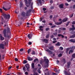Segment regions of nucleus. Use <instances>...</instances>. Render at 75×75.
Segmentation results:
<instances>
[{
  "label": "nucleus",
  "mask_w": 75,
  "mask_h": 75,
  "mask_svg": "<svg viewBox=\"0 0 75 75\" xmlns=\"http://www.w3.org/2000/svg\"><path fill=\"white\" fill-rule=\"evenodd\" d=\"M59 30H63V31H64V30H66V28H59Z\"/></svg>",
  "instance_id": "aec40b11"
},
{
  "label": "nucleus",
  "mask_w": 75,
  "mask_h": 75,
  "mask_svg": "<svg viewBox=\"0 0 75 75\" xmlns=\"http://www.w3.org/2000/svg\"><path fill=\"white\" fill-rule=\"evenodd\" d=\"M69 42H73L74 43L75 42V40L74 39H71L69 40Z\"/></svg>",
  "instance_id": "9d476101"
},
{
  "label": "nucleus",
  "mask_w": 75,
  "mask_h": 75,
  "mask_svg": "<svg viewBox=\"0 0 75 75\" xmlns=\"http://www.w3.org/2000/svg\"><path fill=\"white\" fill-rule=\"evenodd\" d=\"M49 49L50 50H54V47L53 46H51L48 47Z\"/></svg>",
  "instance_id": "2eb2a0df"
},
{
  "label": "nucleus",
  "mask_w": 75,
  "mask_h": 75,
  "mask_svg": "<svg viewBox=\"0 0 75 75\" xmlns=\"http://www.w3.org/2000/svg\"><path fill=\"white\" fill-rule=\"evenodd\" d=\"M2 8L3 9H4V10H5V11H7V9H6V8H4V6L2 7Z\"/></svg>",
  "instance_id": "a19ab883"
},
{
  "label": "nucleus",
  "mask_w": 75,
  "mask_h": 75,
  "mask_svg": "<svg viewBox=\"0 0 75 75\" xmlns=\"http://www.w3.org/2000/svg\"><path fill=\"white\" fill-rule=\"evenodd\" d=\"M56 46H60V43L59 42H57V43L56 44Z\"/></svg>",
  "instance_id": "c756f323"
},
{
  "label": "nucleus",
  "mask_w": 75,
  "mask_h": 75,
  "mask_svg": "<svg viewBox=\"0 0 75 75\" xmlns=\"http://www.w3.org/2000/svg\"><path fill=\"white\" fill-rule=\"evenodd\" d=\"M62 23V22L61 21L60 22H57L56 24V25H61Z\"/></svg>",
  "instance_id": "a211bd4d"
},
{
  "label": "nucleus",
  "mask_w": 75,
  "mask_h": 75,
  "mask_svg": "<svg viewBox=\"0 0 75 75\" xmlns=\"http://www.w3.org/2000/svg\"><path fill=\"white\" fill-rule=\"evenodd\" d=\"M70 48L71 50H72L73 49H74L75 47V46H73L71 47H70Z\"/></svg>",
  "instance_id": "72a5a7b5"
},
{
  "label": "nucleus",
  "mask_w": 75,
  "mask_h": 75,
  "mask_svg": "<svg viewBox=\"0 0 75 75\" xmlns=\"http://www.w3.org/2000/svg\"><path fill=\"white\" fill-rule=\"evenodd\" d=\"M3 16L4 18L6 20H8L10 18V15L9 14H4Z\"/></svg>",
  "instance_id": "7ed1b4c3"
},
{
  "label": "nucleus",
  "mask_w": 75,
  "mask_h": 75,
  "mask_svg": "<svg viewBox=\"0 0 75 75\" xmlns=\"http://www.w3.org/2000/svg\"><path fill=\"white\" fill-rule=\"evenodd\" d=\"M31 67L32 68H33V69H34V68H35V66H34V63H33L32 64Z\"/></svg>",
  "instance_id": "f3484780"
},
{
  "label": "nucleus",
  "mask_w": 75,
  "mask_h": 75,
  "mask_svg": "<svg viewBox=\"0 0 75 75\" xmlns=\"http://www.w3.org/2000/svg\"><path fill=\"white\" fill-rule=\"evenodd\" d=\"M47 10V8H43V11H45V10Z\"/></svg>",
  "instance_id": "0e129e2a"
},
{
  "label": "nucleus",
  "mask_w": 75,
  "mask_h": 75,
  "mask_svg": "<svg viewBox=\"0 0 75 75\" xmlns=\"http://www.w3.org/2000/svg\"><path fill=\"white\" fill-rule=\"evenodd\" d=\"M32 37H33V34H29L28 35V37L29 39H31Z\"/></svg>",
  "instance_id": "0eeeda50"
},
{
  "label": "nucleus",
  "mask_w": 75,
  "mask_h": 75,
  "mask_svg": "<svg viewBox=\"0 0 75 75\" xmlns=\"http://www.w3.org/2000/svg\"><path fill=\"white\" fill-rule=\"evenodd\" d=\"M33 75H38V74L37 72H35V71H34V74Z\"/></svg>",
  "instance_id": "49530a36"
},
{
  "label": "nucleus",
  "mask_w": 75,
  "mask_h": 75,
  "mask_svg": "<svg viewBox=\"0 0 75 75\" xmlns=\"http://www.w3.org/2000/svg\"><path fill=\"white\" fill-rule=\"evenodd\" d=\"M63 49H64V48H63L62 47H60L59 50H61V51H62V50H63Z\"/></svg>",
  "instance_id": "37998d69"
},
{
  "label": "nucleus",
  "mask_w": 75,
  "mask_h": 75,
  "mask_svg": "<svg viewBox=\"0 0 75 75\" xmlns=\"http://www.w3.org/2000/svg\"><path fill=\"white\" fill-rule=\"evenodd\" d=\"M74 25H72V28H70V30H75V27H74Z\"/></svg>",
  "instance_id": "ddd939ff"
},
{
  "label": "nucleus",
  "mask_w": 75,
  "mask_h": 75,
  "mask_svg": "<svg viewBox=\"0 0 75 75\" xmlns=\"http://www.w3.org/2000/svg\"><path fill=\"white\" fill-rule=\"evenodd\" d=\"M71 23H72V24H75V21H73Z\"/></svg>",
  "instance_id": "338daca9"
},
{
  "label": "nucleus",
  "mask_w": 75,
  "mask_h": 75,
  "mask_svg": "<svg viewBox=\"0 0 75 75\" xmlns=\"http://www.w3.org/2000/svg\"><path fill=\"white\" fill-rule=\"evenodd\" d=\"M28 13H29L28 12H27L26 13V16H30V14Z\"/></svg>",
  "instance_id": "c03bdc74"
},
{
  "label": "nucleus",
  "mask_w": 75,
  "mask_h": 75,
  "mask_svg": "<svg viewBox=\"0 0 75 75\" xmlns=\"http://www.w3.org/2000/svg\"><path fill=\"white\" fill-rule=\"evenodd\" d=\"M27 63V61L26 60H25L23 62V64H26V63Z\"/></svg>",
  "instance_id": "f704fd0d"
},
{
  "label": "nucleus",
  "mask_w": 75,
  "mask_h": 75,
  "mask_svg": "<svg viewBox=\"0 0 75 75\" xmlns=\"http://www.w3.org/2000/svg\"><path fill=\"white\" fill-rule=\"evenodd\" d=\"M56 27V25H54V26H51V28H55Z\"/></svg>",
  "instance_id": "e2e57ef3"
},
{
  "label": "nucleus",
  "mask_w": 75,
  "mask_h": 75,
  "mask_svg": "<svg viewBox=\"0 0 75 75\" xmlns=\"http://www.w3.org/2000/svg\"><path fill=\"white\" fill-rule=\"evenodd\" d=\"M31 3V0H28V3L29 5H30V4Z\"/></svg>",
  "instance_id": "2f4dec72"
},
{
  "label": "nucleus",
  "mask_w": 75,
  "mask_h": 75,
  "mask_svg": "<svg viewBox=\"0 0 75 75\" xmlns=\"http://www.w3.org/2000/svg\"><path fill=\"white\" fill-rule=\"evenodd\" d=\"M38 1H39V3L40 4H42V2H41V0H38Z\"/></svg>",
  "instance_id": "6e6d98bb"
},
{
  "label": "nucleus",
  "mask_w": 75,
  "mask_h": 75,
  "mask_svg": "<svg viewBox=\"0 0 75 75\" xmlns=\"http://www.w3.org/2000/svg\"><path fill=\"white\" fill-rule=\"evenodd\" d=\"M8 33L10 34V28H7V30L5 28L4 29L3 31V34L4 35V37H6V38H10V35H8Z\"/></svg>",
  "instance_id": "f257e3e1"
},
{
  "label": "nucleus",
  "mask_w": 75,
  "mask_h": 75,
  "mask_svg": "<svg viewBox=\"0 0 75 75\" xmlns=\"http://www.w3.org/2000/svg\"><path fill=\"white\" fill-rule=\"evenodd\" d=\"M75 34H74V35H73L70 36V38H75Z\"/></svg>",
  "instance_id": "412c9836"
},
{
  "label": "nucleus",
  "mask_w": 75,
  "mask_h": 75,
  "mask_svg": "<svg viewBox=\"0 0 75 75\" xmlns=\"http://www.w3.org/2000/svg\"><path fill=\"white\" fill-rule=\"evenodd\" d=\"M52 17H53L52 15H50V19H52Z\"/></svg>",
  "instance_id": "774afa93"
},
{
  "label": "nucleus",
  "mask_w": 75,
  "mask_h": 75,
  "mask_svg": "<svg viewBox=\"0 0 75 75\" xmlns=\"http://www.w3.org/2000/svg\"><path fill=\"white\" fill-rule=\"evenodd\" d=\"M4 46V45L3 44L1 43L0 44V47H2Z\"/></svg>",
  "instance_id": "cd10ccee"
},
{
  "label": "nucleus",
  "mask_w": 75,
  "mask_h": 75,
  "mask_svg": "<svg viewBox=\"0 0 75 75\" xmlns=\"http://www.w3.org/2000/svg\"><path fill=\"white\" fill-rule=\"evenodd\" d=\"M70 48H67L66 49L67 51V52L68 51H69V50H70Z\"/></svg>",
  "instance_id": "680f3d73"
},
{
  "label": "nucleus",
  "mask_w": 75,
  "mask_h": 75,
  "mask_svg": "<svg viewBox=\"0 0 75 75\" xmlns=\"http://www.w3.org/2000/svg\"><path fill=\"white\" fill-rule=\"evenodd\" d=\"M21 16H22L23 17H25V12H22L21 13Z\"/></svg>",
  "instance_id": "6e6552de"
},
{
  "label": "nucleus",
  "mask_w": 75,
  "mask_h": 75,
  "mask_svg": "<svg viewBox=\"0 0 75 75\" xmlns=\"http://www.w3.org/2000/svg\"><path fill=\"white\" fill-rule=\"evenodd\" d=\"M50 37V34H47L46 36V38L47 39L49 38Z\"/></svg>",
  "instance_id": "c85d7f7f"
},
{
  "label": "nucleus",
  "mask_w": 75,
  "mask_h": 75,
  "mask_svg": "<svg viewBox=\"0 0 75 75\" xmlns=\"http://www.w3.org/2000/svg\"><path fill=\"white\" fill-rule=\"evenodd\" d=\"M33 62H38V59L37 58L34 59Z\"/></svg>",
  "instance_id": "5701e85b"
},
{
  "label": "nucleus",
  "mask_w": 75,
  "mask_h": 75,
  "mask_svg": "<svg viewBox=\"0 0 75 75\" xmlns=\"http://www.w3.org/2000/svg\"><path fill=\"white\" fill-rule=\"evenodd\" d=\"M1 19L2 22H4V23L6 22V20H4V18H3V17L1 16Z\"/></svg>",
  "instance_id": "1a4fd4ad"
},
{
  "label": "nucleus",
  "mask_w": 75,
  "mask_h": 75,
  "mask_svg": "<svg viewBox=\"0 0 75 75\" xmlns=\"http://www.w3.org/2000/svg\"><path fill=\"white\" fill-rule=\"evenodd\" d=\"M53 34L54 35H57V32H54L53 33Z\"/></svg>",
  "instance_id": "79ce46f5"
},
{
  "label": "nucleus",
  "mask_w": 75,
  "mask_h": 75,
  "mask_svg": "<svg viewBox=\"0 0 75 75\" xmlns=\"http://www.w3.org/2000/svg\"><path fill=\"white\" fill-rule=\"evenodd\" d=\"M63 61L64 62V64H65V63L66 62V60L65 59H63Z\"/></svg>",
  "instance_id": "ea45409f"
},
{
  "label": "nucleus",
  "mask_w": 75,
  "mask_h": 75,
  "mask_svg": "<svg viewBox=\"0 0 75 75\" xmlns=\"http://www.w3.org/2000/svg\"><path fill=\"white\" fill-rule=\"evenodd\" d=\"M37 71L39 74H41V71H40V69H38L37 70Z\"/></svg>",
  "instance_id": "8fccbe9b"
},
{
  "label": "nucleus",
  "mask_w": 75,
  "mask_h": 75,
  "mask_svg": "<svg viewBox=\"0 0 75 75\" xmlns=\"http://www.w3.org/2000/svg\"><path fill=\"white\" fill-rule=\"evenodd\" d=\"M70 23V21L67 22V23L66 24V26H68V25H69V24Z\"/></svg>",
  "instance_id": "5fc2aeb1"
},
{
  "label": "nucleus",
  "mask_w": 75,
  "mask_h": 75,
  "mask_svg": "<svg viewBox=\"0 0 75 75\" xmlns=\"http://www.w3.org/2000/svg\"><path fill=\"white\" fill-rule=\"evenodd\" d=\"M54 71H55V72H56V73L58 72V70H57V69H54Z\"/></svg>",
  "instance_id": "09e8293b"
},
{
  "label": "nucleus",
  "mask_w": 75,
  "mask_h": 75,
  "mask_svg": "<svg viewBox=\"0 0 75 75\" xmlns=\"http://www.w3.org/2000/svg\"><path fill=\"white\" fill-rule=\"evenodd\" d=\"M72 54L73 53V50H69V54Z\"/></svg>",
  "instance_id": "4be33fe9"
},
{
  "label": "nucleus",
  "mask_w": 75,
  "mask_h": 75,
  "mask_svg": "<svg viewBox=\"0 0 75 75\" xmlns=\"http://www.w3.org/2000/svg\"><path fill=\"white\" fill-rule=\"evenodd\" d=\"M32 11V9H30L27 11V13H30Z\"/></svg>",
  "instance_id": "393cba45"
},
{
  "label": "nucleus",
  "mask_w": 75,
  "mask_h": 75,
  "mask_svg": "<svg viewBox=\"0 0 75 75\" xmlns=\"http://www.w3.org/2000/svg\"><path fill=\"white\" fill-rule=\"evenodd\" d=\"M39 28L40 30H41V31H43V29H42V28H43V26H40L39 27Z\"/></svg>",
  "instance_id": "6ab92c4d"
},
{
  "label": "nucleus",
  "mask_w": 75,
  "mask_h": 75,
  "mask_svg": "<svg viewBox=\"0 0 75 75\" xmlns=\"http://www.w3.org/2000/svg\"><path fill=\"white\" fill-rule=\"evenodd\" d=\"M45 73V75H50V73L49 72H48L47 73Z\"/></svg>",
  "instance_id": "58836bf2"
},
{
  "label": "nucleus",
  "mask_w": 75,
  "mask_h": 75,
  "mask_svg": "<svg viewBox=\"0 0 75 75\" xmlns=\"http://www.w3.org/2000/svg\"><path fill=\"white\" fill-rule=\"evenodd\" d=\"M32 55H35V51H33V52L32 53Z\"/></svg>",
  "instance_id": "4c0bfd02"
},
{
  "label": "nucleus",
  "mask_w": 75,
  "mask_h": 75,
  "mask_svg": "<svg viewBox=\"0 0 75 75\" xmlns=\"http://www.w3.org/2000/svg\"><path fill=\"white\" fill-rule=\"evenodd\" d=\"M45 50V51H47V52H49V54H51V55L53 54V52L51 51L50 50H49V49Z\"/></svg>",
  "instance_id": "39448f33"
},
{
  "label": "nucleus",
  "mask_w": 75,
  "mask_h": 75,
  "mask_svg": "<svg viewBox=\"0 0 75 75\" xmlns=\"http://www.w3.org/2000/svg\"><path fill=\"white\" fill-rule=\"evenodd\" d=\"M25 67L27 69V70L28 71H30L29 68H30V65L28 64H27L25 65Z\"/></svg>",
  "instance_id": "20e7f679"
},
{
  "label": "nucleus",
  "mask_w": 75,
  "mask_h": 75,
  "mask_svg": "<svg viewBox=\"0 0 75 75\" xmlns=\"http://www.w3.org/2000/svg\"><path fill=\"white\" fill-rule=\"evenodd\" d=\"M15 61L17 62V61H18V59H17V58H16L15 59Z\"/></svg>",
  "instance_id": "052dcab7"
},
{
  "label": "nucleus",
  "mask_w": 75,
  "mask_h": 75,
  "mask_svg": "<svg viewBox=\"0 0 75 75\" xmlns=\"http://www.w3.org/2000/svg\"><path fill=\"white\" fill-rule=\"evenodd\" d=\"M31 51V49L30 48L29 49L28 51V54H30V52Z\"/></svg>",
  "instance_id": "b1692460"
},
{
  "label": "nucleus",
  "mask_w": 75,
  "mask_h": 75,
  "mask_svg": "<svg viewBox=\"0 0 75 75\" xmlns=\"http://www.w3.org/2000/svg\"><path fill=\"white\" fill-rule=\"evenodd\" d=\"M2 49V50H4V46H3L2 47H0V49Z\"/></svg>",
  "instance_id": "de8ad7c7"
},
{
  "label": "nucleus",
  "mask_w": 75,
  "mask_h": 75,
  "mask_svg": "<svg viewBox=\"0 0 75 75\" xmlns=\"http://www.w3.org/2000/svg\"><path fill=\"white\" fill-rule=\"evenodd\" d=\"M28 61H33V59L30 57H28Z\"/></svg>",
  "instance_id": "dca6fc26"
},
{
  "label": "nucleus",
  "mask_w": 75,
  "mask_h": 75,
  "mask_svg": "<svg viewBox=\"0 0 75 75\" xmlns=\"http://www.w3.org/2000/svg\"><path fill=\"white\" fill-rule=\"evenodd\" d=\"M62 54L60 53L59 55H58V57H62Z\"/></svg>",
  "instance_id": "473e14b6"
},
{
  "label": "nucleus",
  "mask_w": 75,
  "mask_h": 75,
  "mask_svg": "<svg viewBox=\"0 0 75 75\" xmlns=\"http://www.w3.org/2000/svg\"><path fill=\"white\" fill-rule=\"evenodd\" d=\"M26 69V68H25V66H23V71H25V70Z\"/></svg>",
  "instance_id": "3c124183"
},
{
  "label": "nucleus",
  "mask_w": 75,
  "mask_h": 75,
  "mask_svg": "<svg viewBox=\"0 0 75 75\" xmlns=\"http://www.w3.org/2000/svg\"><path fill=\"white\" fill-rule=\"evenodd\" d=\"M0 40L1 41H3V40H4V38L3 37V36H2L1 34H0Z\"/></svg>",
  "instance_id": "9b49d317"
},
{
  "label": "nucleus",
  "mask_w": 75,
  "mask_h": 75,
  "mask_svg": "<svg viewBox=\"0 0 75 75\" xmlns=\"http://www.w3.org/2000/svg\"><path fill=\"white\" fill-rule=\"evenodd\" d=\"M61 30H58L57 33L59 34V33H61Z\"/></svg>",
  "instance_id": "4d7b16f0"
},
{
  "label": "nucleus",
  "mask_w": 75,
  "mask_h": 75,
  "mask_svg": "<svg viewBox=\"0 0 75 75\" xmlns=\"http://www.w3.org/2000/svg\"><path fill=\"white\" fill-rule=\"evenodd\" d=\"M72 57L73 58H75V53H74L72 55Z\"/></svg>",
  "instance_id": "7c9ffc66"
},
{
  "label": "nucleus",
  "mask_w": 75,
  "mask_h": 75,
  "mask_svg": "<svg viewBox=\"0 0 75 75\" xmlns=\"http://www.w3.org/2000/svg\"><path fill=\"white\" fill-rule=\"evenodd\" d=\"M44 61L45 62V64H44V67L47 68L48 67V63H49V60L47 59H44Z\"/></svg>",
  "instance_id": "f03ea898"
},
{
  "label": "nucleus",
  "mask_w": 75,
  "mask_h": 75,
  "mask_svg": "<svg viewBox=\"0 0 75 75\" xmlns=\"http://www.w3.org/2000/svg\"><path fill=\"white\" fill-rule=\"evenodd\" d=\"M43 42H45V43H48V40L47 39H44L42 40Z\"/></svg>",
  "instance_id": "f8f14e48"
},
{
  "label": "nucleus",
  "mask_w": 75,
  "mask_h": 75,
  "mask_svg": "<svg viewBox=\"0 0 75 75\" xmlns=\"http://www.w3.org/2000/svg\"><path fill=\"white\" fill-rule=\"evenodd\" d=\"M28 44L29 45H31V44H32V42H28Z\"/></svg>",
  "instance_id": "69168bd1"
},
{
  "label": "nucleus",
  "mask_w": 75,
  "mask_h": 75,
  "mask_svg": "<svg viewBox=\"0 0 75 75\" xmlns=\"http://www.w3.org/2000/svg\"><path fill=\"white\" fill-rule=\"evenodd\" d=\"M50 4H52L53 3V1L52 0H51L50 1Z\"/></svg>",
  "instance_id": "a18cd8bd"
},
{
  "label": "nucleus",
  "mask_w": 75,
  "mask_h": 75,
  "mask_svg": "<svg viewBox=\"0 0 75 75\" xmlns=\"http://www.w3.org/2000/svg\"><path fill=\"white\" fill-rule=\"evenodd\" d=\"M23 4L22 2L20 3V7H21L23 6Z\"/></svg>",
  "instance_id": "c9c22d12"
},
{
  "label": "nucleus",
  "mask_w": 75,
  "mask_h": 75,
  "mask_svg": "<svg viewBox=\"0 0 75 75\" xmlns=\"http://www.w3.org/2000/svg\"><path fill=\"white\" fill-rule=\"evenodd\" d=\"M67 68H69L70 67V65L71 64V62L69 61L67 63Z\"/></svg>",
  "instance_id": "423d86ee"
},
{
  "label": "nucleus",
  "mask_w": 75,
  "mask_h": 75,
  "mask_svg": "<svg viewBox=\"0 0 75 75\" xmlns=\"http://www.w3.org/2000/svg\"><path fill=\"white\" fill-rule=\"evenodd\" d=\"M24 1L26 4H28V1H27V0H24Z\"/></svg>",
  "instance_id": "e433bc0d"
},
{
  "label": "nucleus",
  "mask_w": 75,
  "mask_h": 75,
  "mask_svg": "<svg viewBox=\"0 0 75 75\" xmlns=\"http://www.w3.org/2000/svg\"><path fill=\"white\" fill-rule=\"evenodd\" d=\"M61 22H63V23H64V22H66V18H65V19H64L63 20H62Z\"/></svg>",
  "instance_id": "a878e982"
},
{
  "label": "nucleus",
  "mask_w": 75,
  "mask_h": 75,
  "mask_svg": "<svg viewBox=\"0 0 75 75\" xmlns=\"http://www.w3.org/2000/svg\"><path fill=\"white\" fill-rule=\"evenodd\" d=\"M50 30V28H47L45 29V30L47 31H48V30Z\"/></svg>",
  "instance_id": "864d4df0"
},
{
  "label": "nucleus",
  "mask_w": 75,
  "mask_h": 75,
  "mask_svg": "<svg viewBox=\"0 0 75 75\" xmlns=\"http://www.w3.org/2000/svg\"><path fill=\"white\" fill-rule=\"evenodd\" d=\"M59 7L60 8H64V4H60L59 5Z\"/></svg>",
  "instance_id": "4468645a"
},
{
  "label": "nucleus",
  "mask_w": 75,
  "mask_h": 75,
  "mask_svg": "<svg viewBox=\"0 0 75 75\" xmlns=\"http://www.w3.org/2000/svg\"><path fill=\"white\" fill-rule=\"evenodd\" d=\"M50 9H52V10H53V9H54V6H51L50 7Z\"/></svg>",
  "instance_id": "bf43d9fd"
},
{
  "label": "nucleus",
  "mask_w": 75,
  "mask_h": 75,
  "mask_svg": "<svg viewBox=\"0 0 75 75\" xmlns=\"http://www.w3.org/2000/svg\"><path fill=\"white\" fill-rule=\"evenodd\" d=\"M66 75H71V73H68L66 72Z\"/></svg>",
  "instance_id": "603ef678"
},
{
  "label": "nucleus",
  "mask_w": 75,
  "mask_h": 75,
  "mask_svg": "<svg viewBox=\"0 0 75 75\" xmlns=\"http://www.w3.org/2000/svg\"><path fill=\"white\" fill-rule=\"evenodd\" d=\"M66 69H65V70L64 71V73L65 75H66V70H65Z\"/></svg>",
  "instance_id": "13d9d810"
},
{
  "label": "nucleus",
  "mask_w": 75,
  "mask_h": 75,
  "mask_svg": "<svg viewBox=\"0 0 75 75\" xmlns=\"http://www.w3.org/2000/svg\"><path fill=\"white\" fill-rule=\"evenodd\" d=\"M4 46V45L3 44L1 43L0 44V47H2Z\"/></svg>",
  "instance_id": "bb28decb"
}]
</instances>
